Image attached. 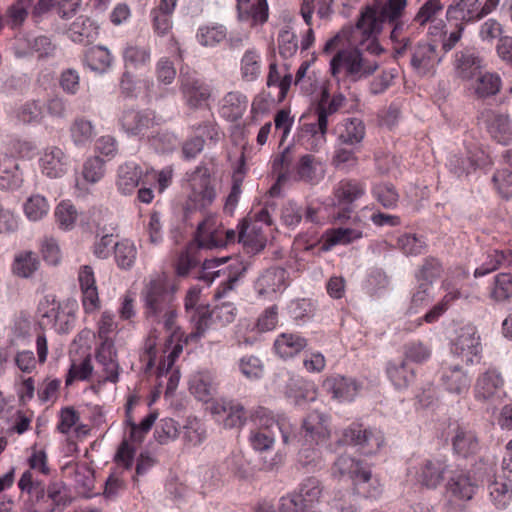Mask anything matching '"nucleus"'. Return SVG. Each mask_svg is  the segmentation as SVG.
Returning <instances> with one entry per match:
<instances>
[{
	"mask_svg": "<svg viewBox=\"0 0 512 512\" xmlns=\"http://www.w3.org/2000/svg\"><path fill=\"white\" fill-rule=\"evenodd\" d=\"M357 157L352 149L338 148L336 149L332 158V164L336 169L348 171L350 168L356 166Z\"/></svg>",
	"mask_w": 512,
	"mask_h": 512,
	"instance_id": "obj_62",
	"label": "nucleus"
},
{
	"mask_svg": "<svg viewBox=\"0 0 512 512\" xmlns=\"http://www.w3.org/2000/svg\"><path fill=\"white\" fill-rule=\"evenodd\" d=\"M444 5L440 0H426L415 14L412 25L424 27L427 24H433L442 14Z\"/></svg>",
	"mask_w": 512,
	"mask_h": 512,
	"instance_id": "obj_35",
	"label": "nucleus"
},
{
	"mask_svg": "<svg viewBox=\"0 0 512 512\" xmlns=\"http://www.w3.org/2000/svg\"><path fill=\"white\" fill-rule=\"evenodd\" d=\"M373 195L386 209L394 208L399 200L395 187L389 183H380L373 188Z\"/></svg>",
	"mask_w": 512,
	"mask_h": 512,
	"instance_id": "obj_49",
	"label": "nucleus"
},
{
	"mask_svg": "<svg viewBox=\"0 0 512 512\" xmlns=\"http://www.w3.org/2000/svg\"><path fill=\"white\" fill-rule=\"evenodd\" d=\"M333 474L348 476L353 481L358 494L365 497L372 496L364 487L371 479V471L364 468L360 461L348 455H341L333 465Z\"/></svg>",
	"mask_w": 512,
	"mask_h": 512,
	"instance_id": "obj_5",
	"label": "nucleus"
},
{
	"mask_svg": "<svg viewBox=\"0 0 512 512\" xmlns=\"http://www.w3.org/2000/svg\"><path fill=\"white\" fill-rule=\"evenodd\" d=\"M436 44L419 43L411 55V66L421 76L431 73L437 64Z\"/></svg>",
	"mask_w": 512,
	"mask_h": 512,
	"instance_id": "obj_15",
	"label": "nucleus"
},
{
	"mask_svg": "<svg viewBox=\"0 0 512 512\" xmlns=\"http://www.w3.org/2000/svg\"><path fill=\"white\" fill-rule=\"evenodd\" d=\"M190 185L192 192L189 199L194 203L195 209H203L212 204L216 198V191L206 167L199 166L195 169L190 177Z\"/></svg>",
	"mask_w": 512,
	"mask_h": 512,
	"instance_id": "obj_7",
	"label": "nucleus"
},
{
	"mask_svg": "<svg viewBox=\"0 0 512 512\" xmlns=\"http://www.w3.org/2000/svg\"><path fill=\"white\" fill-rule=\"evenodd\" d=\"M456 71L462 79L473 78L483 67V59L474 47H467L455 55Z\"/></svg>",
	"mask_w": 512,
	"mask_h": 512,
	"instance_id": "obj_16",
	"label": "nucleus"
},
{
	"mask_svg": "<svg viewBox=\"0 0 512 512\" xmlns=\"http://www.w3.org/2000/svg\"><path fill=\"white\" fill-rule=\"evenodd\" d=\"M40 161L43 173L50 178H58L65 173V155L58 147L47 148Z\"/></svg>",
	"mask_w": 512,
	"mask_h": 512,
	"instance_id": "obj_25",
	"label": "nucleus"
},
{
	"mask_svg": "<svg viewBox=\"0 0 512 512\" xmlns=\"http://www.w3.org/2000/svg\"><path fill=\"white\" fill-rule=\"evenodd\" d=\"M279 54L288 59L295 55L298 50L297 36L289 27L282 28L277 37Z\"/></svg>",
	"mask_w": 512,
	"mask_h": 512,
	"instance_id": "obj_42",
	"label": "nucleus"
},
{
	"mask_svg": "<svg viewBox=\"0 0 512 512\" xmlns=\"http://www.w3.org/2000/svg\"><path fill=\"white\" fill-rule=\"evenodd\" d=\"M324 385L333 398L341 401L352 400L358 391V385L354 380L341 376L327 379Z\"/></svg>",
	"mask_w": 512,
	"mask_h": 512,
	"instance_id": "obj_28",
	"label": "nucleus"
},
{
	"mask_svg": "<svg viewBox=\"0 0 512 512\" xmlns=\"http://www.w3.org/2000/svg\"><path fill=\"white\" fill-rule=\"evenodd\" d=\"M507 261V256L504 251L494 250L493 253L487 256V260L478 268H476L475 277L484 276L497 270L500 265Z\"/></svg>",
	"mask_w": 512,
	"mask_h": 512,
	"instance_id": "obj_61",
	"label": "nucleus"
},
{
	"mask_svg": "<svg viewBox=\"0 0 512 512\" xmlns=\"http://www.w3.org/2000/svg\"><path fill=\"white\" fill-rule=\"evenodd\" d=\"M177 436L178 428L176 422L171 418L162 419L154 433V437L159 444H167L169 441L176 439Z\"/></svg>",
	"mask_w": 512,
	"mask_h": 512,
	"instance_id": "obj_57",
	"label": "nucleus"
},
{
	"mask_svg": "<svg viewBox=\"0 0 512 512\" xmlns=\"http://www.w3.org/2000/svg\"><path fill=\"white\" fill-rule=\"evenodd\" d=\"M454 348L456 353L465 356L468 361L478 355L481 351V343L476 328L471 325L462 327L454 342Z\"/></svg>",
	"mask_w": 512,
	"mask_h": 512,
	"instance_id": "obj_18",
	"label": "nucleus"
},
{
	"mask_svg": "<svg viewBox=\"0 0 512 512\" xmlns=\"http://www.w3.org/2000/svg\"><path fill=\"white\" fill-rule=\"evenodd\" d=\"M238 19L250 27L262 26L268 21L267 0H236Z\"/></svg>",
	"mask_w": 512,
	"mask_h": 512,
	"instance_id": "obj_11",
	"label": "nucleus"
},
{
	"mask_svg": "<svg viewBox=\"0 0 512 512\" xmlns=\"http://www.w3.org/2000/svg\"><path fill=\"white\" fill-rule=\"evenodd\" d=\"M49 204L45 197L41 195H32L24 204L26 216L33 221L40 220L49 211Z\"/></svg>",
	"mask_w": 512,
	"mask_h": 512,
	"instance_id": "obj_48",
	"label": "nucleus"
},
{
	"mask_svg": "<svg viewBox=\"0 0 512 512\" xmlns=\"http://www.w3.org/2000/svg\"><path fill=\"white\" fill-rule=\"evenodd\" d=\"M306 344V340L298 335L283 333L276 339L274 348L280 357L288 358L299 353Z\"/></svg>",
	"mask_w": 512,
	"mask_h": 512,
	"instance_id": "obj_32",
	"label": "nucleus"
},
{
	"mask_svg": "<svg viewBox=\"0 0 512 512\" xmlns=\"http://www.w3.org/2000/svg\"><path fill=\"white\" fill-rule=\"evenodd\" d=\"M397 76L398 72L394 68L383 70L370 82V92L374 95L384 93L393 85Z\"/></svg>",
	"mask_w": 512,
	"mask_h": 512,
	"instance_id": "obj_55",
	"label": "nucleus"
},
{
	"mask_svg": "<svg viewBox=\"0 0 512 512\" xmlns=\"http://www.w3.org/2000/svg\"><path fill=\"white\" fill-rule=\"evenodd\" d=\"M452 446L456 454L465 458L475 455L480 449L476 433L465 426H457L454 430Z\"/></svg>",
	"mask_w": 512,
	"mask_h": 512,
	"instance_id": "obj_19",
	"label": "nucleus"
},
{
	"mask_svg": "<svg viewBox=\"0 0 512 512\" xmlns=\"http://www.w3.org/2000/svg\"><path fill=\"white\" fill-rule=\"evenodd\" d=\"M220 410L227 413L224 420L226 427H237L241 426L245 421V412L243 406L240 404H234L232 402L225 403L221 407H215V412L220 413Z\"/></svg>",
	"mask_w": 512,
	"mask_h": 512,
	"instance_id": "obj_51",
	"label": "nucleus"
},
{
	"mask_svg": "<svg viewBox=\"0 0 512 512\" xmlns=\"http://www.w3.org/2000/svg\"><path fill=\"white\" fill-rule=\"evenodd\" d=\"M342 441L353 445L365 455L376 453L383 443V437L363 428L360 424H352L343 431Z\"/></svg>",
	"mask_w": 512,
	"mask_h": 512,
	"instance_id": "obj_9",
	"label": "nucleus"
},
{
	"mask_svg": "<svg viewBox=\"0 0 512 512\" xmlns=\"http://www.w3.org/2000/svg\"><path fill=\"white\" fill-rule=\"evenodd\" d=\"M135 452L136 449L128 440L124 439L117 449L114 461L124 469L130 470L133 466Z\"/></svg>",
	"mask_w": 512,
	"mask_h": 512,
	"instance_id": "obj_64",
	"label": "nucleus"
},
{
	"mask_svg": "<svg viewBox=\"0 0 512 512\" xmlns=\"http://www.w3.org/2000/svg\"><path fill=\"white\" fill-rule=\"evenodd\" d=\"M122 128H150L161 125L160 119L155 116L154 111L145 110H124L120 119Z\"/></svg>",
	"mask_w": 512,
	"mask_h": 512,
	"instance_id": "obj_23",
	"label": "nucleus"
},
{
	"mask_svg": "<svg viewBox=\"0 0 512 512\" xmlns=\"http://www.w3.org/2000/svg\"><path fill=\"white\" fill-rule=\"evenodd\" d=\"M298 443L302 446L298 453V464L308 471H314L315 469L320 468L322 464L320 451L313 447V445H303V442Z\"/></svg>",
	"mask_w": 512,
	"mask_h": 512,
	"instance_id": "obj_43",
	"label": "nucleus"
},
{
	"mask_svg": "<svg viewBox=\"0 0 512 512\" xmlns=\"http://www.w3.org/2000/svg\"><path fill=\"white\" fill-rule=\"evenodd\" d=\"M80 5L81 0H39L35 11L40 14L54 8L61 18L68 19L75 15Z\"/></svg>",
	"mask_w": 512,
	"mask_h": 512,
	"instance_id": "obj_31",
	"label": "nucleus"
},
{
	"mask_svg": "<svg viewBox=\"0 0 512 512\" xmlns=\"http://www.w3.org/2000/svg\"><path fill=\"white\" fill-rule=\"evenodd\" d=\"M442 270V265L438 259L428 257L416 274V279L417 281L428 280L434 282L441 276Z\"/></svg>",
	"mask_w": 512,
	"mask_h": 512,
	"instance_id": "obj_59",
	"label": "nucleus"
},
{
	"mask_svg": "<svg viewBox=\"0 0 512 512\" xmlns=\"http://www.w3.org/2000/svg\"><path fill=\"white\" fill-rule=\"evenodd\" d=\"M508 124V115L498 110L484 109L478 116V125L486 128H504Z\"/></svg>",
	"mask_w": 512,
	"mask_h": 512,
	"instance_id": "obj_52",
	"label": "nucleus"
},
{
	"mask_svg": "<svg viewBox=\"0 0 512 512\" xmlns=\"http://www.w3.org/2000/svg\"><path fill=\"white\" fill-rule=\"evenodd\" d=\"M47 498L52 501L53 507L46 512H62L71 503V498L65 493L64 485L59 482L51 483L47 487Z\"/></svg>",
	"mask_w": 512,
	"mask_h": 512,
	"instance_id": "obj_44",
	"label": "nucleus"
},
{
	"mask_svg": "<svg viewBox=\"0 0 512 512\" xmlns=\"http://www.w3.org/2000/svg\"><path fill=\"white\" fill-rule=\"evenodd\" d=\"M123 60L126 68L140 69L149 66L151 49L148 44L140 45L131 42L123 50Z\"/></svg>",
	"mask_w": 512,
	"mask_h": 512,
	"instance_id": "obj_24",
	"label": "nucleus"
},
{
	"mask_svg": "<svg viewBox=\"0 0 512 512\" xmlns=\"http://www.w3.org/2000/svg\"><path fill=\"white\" fill-rule=\"evenodd\" d=\"M332 4L333 0H303L300 13L304 22L311 26L314 10L320 18H328L332 13Z\"/></svg>",
	"mask_w": 512,
	"mask_h": 512,
	"instance_id": "obj_38",
	"label": "nucleus"
},
{
	"mask_svg": "<svg viewBox=\"0 0 512 512\" xmlns=\"http://www.w3.org/2000/svg\"><path fill=\"white\" fill-rule=\"evenodd\" d=\"M477 488V484L467 474L453 476L447 484L448 491L452 496L460 500H470Z\"/></svg>",
	"mask_w": 512,
	"mask_h": 512,
	"instance_id": "obj_33",
	"label": "nucleus"
},
{
	"mask_svg": "<svg viewBox=\"0 0 512 512\" xmlns=\"http://www.w3.org/2000/svg\"><path fill=\"white\" fill-rule=\"evenodd\" d=\"M378 68L375 58L368 56L357 48L339 51L330 60L331 75L351 82H358L371 76Z\"/></svg>",
	"mask_w": 512,
	"mask_h": 512,
	"instance_id": "obj_3",
	"label": "nucleus"
},
{
	"mask_svg": "<svg viewBox=\"0 0 512 512\" xmlns=\"http://www.w3.org/2000/svg\"><path fill=\"white\" fill-rule=\"evenodd\" d=\"M501 87L502 80L498 73L485 72L476 79L474 92L479 98H487L498 94Z\"/></svg>",
	"mask_w": 512,
	"mask_h": 512,
	"instance_id": "obj_34",
	"label": "nucleus"
},
{
	"mask_svg": "<svg viewBox=\"0 0 512 512\" xmlns=\"http://www.w3.org/2000/svg\"><path fill=\"white\" fill-rule=\"evenodd\" d=\"M446 19L464 25L480 20V0H453L447 7Z\"/></svg>",
	"mask_w": 512,
	"mask_h": 512,
	"instance_id": "obj_12",
	"label": "nucleus"
},
{
	"mask_svg": "<svg viewBox=\"0 0 512 512\" xmlns=\"http://www.w3.org/2000/svg\"><path fill=\"white\" fill-rule=\"evenodd\" d=\"M329 436L327 419L324 414L314 411L303 420L298 434L291 433V442H303V445H318Z\"/></svg>",
	"mask_w": 512,
	"mask_h": 512,
	"instance_id": "obj_6",
	"label": "nucleus"
},
{
	"mask_svg": "<svg viewBox=\"0 0 512 512\" xmlns=\"http://www.w3.org/2000/svg\"><path fill=\"white\" fill-rule=\"evenodd\" d=\"M364 194V188L355 180H342L338 183L334 197L337 205L342 207L334 218L340 222L350 218L352 212L351 204Z\"/></svg>",
	"mask_w": 512,
	"mask_h": 512,
	"instance_id": "obj_10",
	"label": "nucleus"
},
{
	"mask_svg": "<svg viewBox=\"0 0 512 512\" xmlns=\"http://www.w3.org/2000/svg\"><path fill=\"white\" fill-rule=\"evenodd\" d=\"M176 287L169 283L165 274H157L143 287L144 315L152 323L163 324L167 331L176 328L178 305Z\"/></svg>",
	"mask_w": 512,
	"mask_h": 512,
	"instance_id": "obj_1",
	"label": "nucleus"
},
{
	"mask_svg": "<svg viewBox=\"0 0 512 512\" xmlns=\"http://www.w3.org/2000/svg\"><path fill=\"white\" fill-rule=\"evenodd\" d=\"M387 374L397 388H405L414 379V372L409 370L404 361L400 363H389Z\"/></svg>",
	"mask_w": 512,
	"mask_h": 512,
	"instance_id": "obj_41",
	"label": "nucleus"
},
{
	"mask_svg": "<svg viewBox=\"0 0 512 512\" xmlns=\"http://www.w3.org/2000/svg\"><path fill=\"white\" fill-rule=\"evenodd\" d=\"M77 215L75 207L68 202L60 203L55 211L56 221L64 229H69L74 225Z\"/></svg>",
	"mask_w": 512,
	"mask_h": 512,
	"instance_id": "obj_60",
	"label": "nucleus"
},
{
	"mask_svg": "<svg viewBox=\"0 0 512 512\" xmlns=\"http://www.w3.org/2000/svg\"><path fill=\"white\" fill-rule=\"evenodd\" d=\"M16 116L22 124L38 125L43 117V109L37 101L27 102L18 109Z\"/></svg>",
	"mask_w": 512,
	"mask_h": 512,
	"instance_id": "obj_50",
	"label": "nucleus"
},
{
	"mask_svg": "<svg viewBox=\"0 0 512 512\" xmlns=\"http://www.w3.org/2000/svg\"><path fill=\"white\" fill-rule=\"evenodd\" d=\"M248 97L240 91L226 93L219 102V115L221 118L236 122L242 118L248 108Z\"/></svg>",
	"mask_w": 512,
	"mask_h": 512,
	"instance_id": "obj_13",
	"label": "nucleus"
},
{
	"mask_svg": "<svg viewBox=\"0 0 512 512\" xmlns=\"http://www.w3.org/2000/svg\"><path fill=\"white\" fill-rule=\"evenodd\" d=\"M297 179L306 183H316L324 177V169L310 154L303 155L296 166Z\"/></svg>",
	"mask_w": 512,
	"mask_h": 512,
	"instance_id": "obj_26",
	"label": "nucleus"
},
{
	"mask_svg": "<svg viewBox=\"0 0 512 512\" xmlns=\"http://www.w3.org/2000/svg\"><path fill=\"white\" fill-rule=\"evenodd\" d=\"M491 296L496 301H504L512 296V274L501 273L496 276Z\"/></svg>",
	"mask_w": 512,
	"mask_h": 512,
	"instance_id": "obj_56",
	"label": "nucleus"
},
{
	"mask_svg": "<svg viewBox=\"0 0 512 512\" xmlns=\"http://www.w3.org/2000/svg\"><path fill=\"white\" fill-rule=\"evenodd\" d=\"M189 389L197 399L204 402H208L215 392L212 378L207 373L194 375L190 380Z\"/></svg>",
	"mask_w": 512,
	"mask_h": 512,
	"instance_id": "obj_37",
	"label": "nucleus"
},
{
	"mask_svg": "<svg viewBox=\"0 0 512 512\" xmlns=\"http://www.w3.org/2000/svg\"><path fill=\"white\" fill-rule=\"evenodd\" d=\"M180 91L183 95L185 104L189 108H201L207 106L211 97L210 86L195 76L180 74Z\"/></svg>",
	"mask_w": 512,
	"mask_h": 512,
	"instance_id": "obj_8",
	"label": "nucleus"
},
{
	"mask_svg": "<svg viewBox=\"0 0 512 512\" xmlns=\"http://www.w3.org/2000/svg\"><path fill=\"white\" fill-rule=\"evenodd\" d=\"M39 264L33 252H22L15 257L13 272L19 277L28 278L38 269Z\"/></svg>",
	"mask_w": 512,
	"mask_h": 512,
	"instance_id": "obj_40",
	"label": "nucleus"
},
{
	"mask_svg": "<svg viewBox=\"0 0 512 512\" xmlns=\"http://www.w3.org/2000/svg\"><path fill=\"white\" fill-rule=\"evenodd\" d=\"M24 181V173L19 161L6 152L0 153V188L17 189Z\"/></svg>",
	"mask_w": 512,
	"mask_h": 512,
	"instance_id": "obj_14",
	"label": "nucleus"
},
{
	"mask_svg": "<svg viewBox=\"0 0 512 512\" xmlns=\"http://www.w3.org/2000/svg\"><path fill=\"white\" fill-rule=\"evenodd\" d=\"M498 192L503 198L512 196V172L508 169L497 170L492 178Z\"/></svg>",
	"mask_w": 512,
	"mask_h": 512,
	"instance_id": "obj_63",
	"label": "nucleus"
},
{
	"mask_svg": "<svg viewBox=\"0 0 512 512\" xmlns=\"http://www.w3.org/2000/svg\"><path fill=\"white\" fill-rule=\"evenodd\" d=\"M345 97L342 94H335L331 98L325 89L316 107L317 128H327L333 121L338 110L343 106Z\"/></svg>",
	"mask_w": 512,
	"mask_h": 512,
	"instance_id": "obj_17",
	"label": "nucleus"
},
{
	"mask_svg": "<svg viewBox=\"0 0 512 512\" xmlns=\"http://www.w3.org/2000/svg\"><path fill=\"white\" fill-rule=\"evenodd\" d=\"M227 29L224 25L213 24L200 26L196 33L197 41L205 47H214L225 40Z\"/></svg>",
	"mask_w": 512,
	"mask_h": 512,
	"instance_id": "obj_36",
	"label": "nucleus"
},
{
	"mask_svg": "<svg viewBox=\"0 0 512 512\" xmlns=\"http://www.w3.org/2000/svg\"><path fill=\"white\" fill-rule=\"evenodd\" d=\"M407 0H387L385 4L378 10L367 7L356 23V29L367 38L376 35L382 29L383 24L393 26L391 31V39L395 43L402 44L395 47L396 52L401 54L409 44V40L405 37L401 38L403 23L399 21L406 8Z\"/></svg>",
	"mask_w": 512,
	"mask_h": 512,
	"instance_id": "obj_2",
	"label": "nucleus"
},
{
	"mask_svg": "<svg viewBox=\"0 0 512 512\" xmlns=\"http://www.w3.org/2000/svg\"><path fill=\"white\" fill-rule=\"evenodd\" d=\"M254 421L258 428L251 433L250 441L255 450H269L278 436L285 444L291 443V425L286 417L276 418L271 411L261 407L256 411Z\"/></svg>",
	"mask_w": 512,
	"mask_h": 512,
	"instance_id": "obj_4",
	"label": "nucleus"
},
{
	"mask_svg": "<svg viewBox=\"0 0 512 512\" xmlns=\"http://www.w3.org/2000/svg\"><path fill=\"white\" fill-rule=\"evenodd\" d=\"M104 165V160L98 156L88 158L83 165V178L92 184L98 182L104 176Z\"/></svg>",
	"mask_w": 512,
	"mask_h": 512,
	"instance_id": "obj_53",
	"label": "nucleus"
},
{
	"mask_svg": "<svg viewBox=\"0 0 512 512\" xmlns=\"http://www.w3.org/2000/svg\"><path fill=\"white\" fill-rule=\"evenodd\" d=\"M446 469L443 459H427L417 472V480L427 488H436L443 481Z\"/></svg>",
	"mask_w": 512,
	"mask_h": 512,
	"instance_id": "obj_20",
	"label": "nucleus"
},
{
	"mask_svg": "<svg viewBox=\"0 0 512 512\" xmlns=\"http://www.w3.org/2000/svg\"><path fill=\"white\" fill-rule=\"evenodd\" d=\"M84 62L91 70L104 73L111 67L113 56L106 47L94 46L86 51Z\"/></svg>",
	"mask_w": 512,
	"mask_h": 512,
	"instance_id": "obj_30",
	"label": "nucleus"
},
{
	"mask_svg": "<svg viewBox=\"0 0 512 512\" xmlns=\"http://www.w3.org/2000/svg\"><path fill=\"white\" fill-rule=\"evenodd\" d=\"M503 379L500 374L493 370H488L477 379L475 385L476 397L487 400L493 397L502 387Z\"/></svg>",
	"mask_w": 512,
	"mask_h": 512,
	"instance_id": "obj_29",
	"label": "nucleus"
},
{
	"mask_svg": "<svg viewBox=\"0 0 512 512\" xmlns=\"http://www.w3.org/2000/svg\"><path fill=\"white\" fill-rule=\"evenodd\" d=\"M490 495L498 508H504L512 497V488L506 482L495 481L489 486Z\"/></svg>",
	"mask_w": 512,
	"mask_h": 512,
	"instance_id": "obj_58",
	"label": "nucleus"
},
{
	"mask_svg": "<svg viewBox=\"0 0 512 512\" xmlns=\"http://www.w3.org/2000/svg\"><path fill=\"white\" fill-rule=\"evenodd\" d=\"M321 493L320 481L315 477H308L300 484L299 492L296 494L300 497V501L308 511L319 500Z\"/></svg>",
	"mask_w": 512,
	"mask_h": 512,
	"instance_id": "obj_39",
	"label": "nucleus"
},
{
	"mask_svg": "<svg viewBox=\"0 0 512 512\" xmlns=\"http://www.w3.org/2000/svg\"><path fill=\"white\" fill-rule=\"evenodd\" d=\"M441 380L448 392L458 395L467 392L470 387V379L459 365L444 368Z\"/></svg>",
	"mask_w": 512,
	"mask_h": 512,
	"instance_id": "obj_22",
	"label": "nucleus"
},
{
	"mask_svg": "<svg viewBox=\"0 0 512 512\" xmlns=\"http://www.w3.org/2000/svg\"><path fill=\"white\" fill-rule=\"evenodd\" d=\"M432 355V350L429 345L422 341H412L404 346V356L406 360L414 363H424Z\"/></svg>",
	"mask_w": 512,
	"mask_h": 512,
	"instance_id": "obj_45",
	"label": "nucleus"
},
{
	"mask_svg": "<svg viewBox=\"0 0 512 512\" xmlns=\"http://www.w3.org/2000/svg\"><path fill=\"white\" fill-rule=\"evenodd\" d=\"M262 72V58L259 50L247 49L240 60V75L245 82H253Z\"/></svg>",
	"mask_w": 512,
	"mask_h": 512,
	"instance_id": "obj_27",
	"label": "nucleus"
},
{
	"mask_svg": "<svg viewBox=\"0 0 512 512\" xmlns=\"http://www.w3.org/2000/svg\"><path fill=\"white\" fill-rule=\"evenodd\" d=\"M99 27L88 17L79 16L70 25L67 35L75 43L87 45L96 40Z\"/></svg>",
	"mask_w": 512,
	"mask_h": 512,
	"instance_id": "obj_21",
	"label": "nucleus"
},
{
	"mask_svg": "<svg viewBox=\"0 0 512 512\" xmlns=\"http://www.w3.org/2000/svg\"><path fill=\"white\" fill-rule=\"evenodd\" d=\"M92 371L93 366L89 355L80 363L73 362L66 377V385H71L75 380H87Z\"/></svg>",
	"mask_w": 512,
	"mask_h": 512,
	"instance_id": "obj_54",
	"label": "nucleus"
},
{
	"mask_svg": "<svg viewBox=\"0 0 512 512\" xmlns=\"http://www.w3.org/2000/svg\"><path fill=\"white\" fill-rule=\"evenodd\" d=\"M205 223L202 222L198 225V244L201 248H216L225 246L228 243H233L236 239V232L232 229H229L225 232V240H222L218 237L216 233H212L207 237L201 235L202 229Z\"/></svg>",
	"mask_w": 512,
	"mask_h": 512,
	"instance_id": "obj_47",
	"label": "nucleus"
},
{
	"mask_svg": "<svg viewBox=\"0 0 512 512\" xmlns=\"http://www.w3.org/2000/svg\"><path fill=\"white\" fill-rule=\"evenodd\" d=\"M115 260L122 269H129L136 259V248L128 240L117 242L114 245Z\"/></svg>",
	"mask_w": 512,
	"mask_h": 512,
	"instance_id": "obj_46",
	"label": "nucleus"
}]
</instances>
